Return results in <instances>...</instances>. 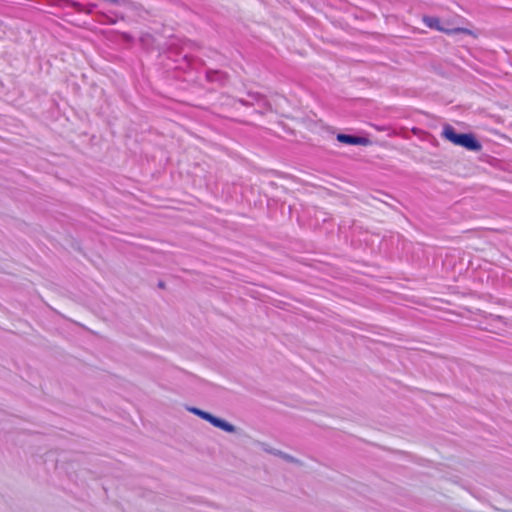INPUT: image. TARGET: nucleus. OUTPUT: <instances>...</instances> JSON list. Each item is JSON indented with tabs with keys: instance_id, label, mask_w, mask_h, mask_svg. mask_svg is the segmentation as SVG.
I'll return each mask as SVG.
<instances>
[{
	"instance_id": "1",
	"label": "nucleus",
	"mask_w": 512,
	"mask_h": 512,
	"mask_svg": "<svg viewBox=\"0 0 512 512\" xmlns=\"http://www.w3.org/2000/svg\"><path fill=\"white\" fill-rule=\"evenodd\" d=\"M442 137L453 143L454 145L464 147L469 151H480L482 149L481 143L471 133H456L451 125H445L442 131Z\"/></svg>"
},
{
	"instance_id": "2",
	"label": "nucleus",
	"mask_w": 512,
	"mask_h": 512,
	"mask_svg": "<svg viewBox=\"0 0 512 512\" xmlns=\"http://www.w3.org/2000/svg\"><path fill=\"white\" fill-rule=\"evenodd\" d=\"M423 22H424V24L427 27L435 29V30L440 31V32H443V33H445L447 35H452V34H456V33H463V34H466V35H470V36L476 37L474 32L472 30H470V29H467V28L447 29V28L442 27L440 25V20L437 17L425 16V17H423Z\"/></svg>"
},
{
	"instance_id": "3",
	"label": "nucleus",
	"mask_w": 512,
	"mask_h": 512,
	"mask_svg": "<svg viewBox=\"0 0 512 512\" xmlns=\"http://www.w3.org/2000/svg\"><path fill=\"white\" fill-rule=\"evenodd\" d=\"M218 428L226 431V432H234L235 428L233 425H231L230 423L228 422H225L224 420L221 419V421L219 422V425L217 426Z\"/></svg>"
},
{
	"instance_id": "4",
	"label": "nucleus",
	"mask_w": 512,
	"mask_h": 512,
	"mask_svg": "<svg viewBox=\"0 0 512 512\" xmlns=\"http://www.w3.org/2000/svg\"><path fill=\"white\" fill-rule=\"evenodd\" d=\"M337 140L342 142V143L351 145L352 144V135L338 134L337 135Z\"/></svg>"
},
{
	"instance_id": "5",
	"label": "nucleus",
	"mask_w": 512,
	"mask_h": 512,
	"mask_svg": "<svg viewBox=\"0 0 512 512\" xmlns=\"http://www.w3.org/2000/svg\"><path fill=\"white\" fill-rule=\"evenodd\" d=\"M369 143L367 138L354 136V145H368Z\"/></svg>"
},
{
	"instance_id": "6",
	"label": "nucleus",
	"mask_w": 512,
	"mask_h": 512,
	"mask_svg": "<svg viewBox=\"0 0 512 512\" xmlns=\"http://www.w3.org/2000/svg\"><path fill=\"white\" fill-rule=\"evenodd\" d=\"M221 421L220 418H217L215 416H211V418L209 419V422L214 425L215 427H217L219 425V422Z\"/></svg>"
},
{
	"instance_id": "7",
	"label": "nucleus",
	"mask_w": 512,
	"mask_h": 512,
	"mask_svg": "<svg viewBox=\"0 0 512 512\" xmlns=\"http://www.w3.org/2000/svg\"><path fill=\"white\" fill-rule=\"evenodd\" d=\"M211 416L212 415L210 413L205 412V411H203V413H201V418L207 420L208 422H209V419L211 418Z\"/></svg>"
},
{
	"instance_id": "8",
	"label": "nucleus",
	"mask_w": 512,
	"mask_h": 512,
	"mask_svg": "<svg viewBox=\"0 0 512 512\" xmlns=\"http://www.w3.org/2000/svg\"><path fill=\"white\" fill-rule=\"evenodd\" d=\"M191 411H192L194 414H196V415H198V416H200V417H201V413H203V411H202V410L197 409V408H192V409H191Z\"/></svg>"
},
{
	"instance_id": "9",
	"label": "nucleus",
	"mask_w": 512,
	"mask_h": 512,
	"mask_svg": "<svg viewBox=\"0 0 512 512\" xmlns=\"http://www.w3.org/2000/svg\"><path fill=\"white\" fill-rule=\"evenodd\" d=\"M191 411H192L194 414H196V415H198V416H200V417H201V413H203V411H202V410L197 409V408H192V409H191Z\"/></svg>"
},
{
	"instance_id": "10",
	"label": "nucleus",
	"mask_w": 512,
	"mask_h": 512,
	"mask_svg": "<svg viewBox=\"0 0 512 512\" xmlns=\"http://www.w3.org/2000/svg\"><path fill=\"white\" fill-rule=\"evenodd\" d=\"M159 287L163 288L164 284L162 282L159 283Z\"/></svg>"
}]
</instances>
